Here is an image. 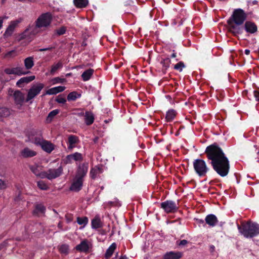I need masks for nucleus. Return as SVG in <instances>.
<instances>
[{"label": "nucleus", "instance_id": "f257e3e1", "mask_svg": "<svg viewBox=\"0 0 259 259\" xmlns=\"http://www.w3.org/2000/svg\"><path fill=\"white\" fill-rule=\"evenodd\" d=\"M205 153L213 169L222 177L226 176L229 170L230 165L228 158L222 149L215 145H210L206 148Z\"/></svg>", "mask_w": 259, "mask_h": 259}, {"label": "nucleus", "instance_id": "8fccbe9b", "mask_svg": "<svg viewBox=\"0 0 259 259\" xmlns=\"http://www.w3.org/2000/svg\"><path fill=\"white\" fill-rule=\"evenodd\" d=\"M66 79L65 78H61L60 77H55L52 79V81L53 84H55L57 83H63L65 81Z\"/></svg>", "mask_w": 259, "mask_h": 259}, {"label": "nucleus", "instance_id": "20e7f679", "mask_svg": "<svg viewBox=\"0 0 259 259\" xmlns=\"http://www.w3.org/2000/svg\"><path fill=\"white\" fill-rule=\"evenodd\" d=\"M195 170L199 176H204L207 173L208 168L205 162L201 159H196L193 162Z\"/></svg>", "mask_w": 259, "mask_h": 259}, {"label": "nucleus", "instance_id": "3c124183", "mask_svg": "<svg viewBox=\"0 0 259 259\" xmlns=\"http://www.w3.org/2000/svg\"><path fill=\"white\" fill-rule=\"evenodd\" d=\"M56 101L59 103H62V104H64L65 103L66 100V99L63 97L62 95H59L58 96L56 99Z\"/></svg>", "mask_w": 259, "mask_h": 259}, {"label": "nucleus", "instance_id": "09e8293b", "mask_svg": "<svg viewBox=\"0 0 259 259\" xmlns=\"http://www.w3.org/2000/svg\"><path fill=\"white\" fill-rule=\"evenodd\" d=\"M185 67V65L183 62H180L177 64H176L174 66V68L176 70H179L181 71L183 68Z\"/></svg>", "mask_w": 259, "mask_h": 259}, {"label": "nucleus", "instance_id": "72a5a7b5", "mask_svg": "<svg viewBox=\"0 0 259 259\" xmlns=\"http://www.w3.org/2000/svg\"><path fill=\"white\" fill-rule=\"evenodd\" d=\"M248 15H252L251 13H246L241 9H235L231 16H247Z\"/></svg>", "mask_w": 259, "mask_h": 259}, {"label": "nucleus", "instance_id": "864d4df0", "mask_svg": "<svg viewBox=\"0 0 259 259\" xmlns=\"http://www.w3.org/2000/svg\"><path fill=\"white\" fill-rule=\"evenodd\" d=\"M15 54V52L14 51H10L5 54V58H10L13 57L14 56V55Z\"/></svg>", "mask_w": 259, "mask_h": 259}, {"label": "nucleus", "instance_id": "6ab92c4d", "mask_svg": "<svg viewBox=\"0 0 259 259\" xmlns=\"http://www.w3.org/2000/svg\"><path fill=\"white\" fill-rule=\"evenodd\" d=\"M90 245L91 244L87 240H84L75 247V249L80 252H87L90 248Z\"/></svg>", "mask_w": 259, "mask_h": 259}, {"label": "nucleus", "instance_id": "c756f323", "mask_svg": "<svg viewBox=\"0 0 259 259\" xmlns=\"http://www.w3.org/2000/svg\"><path fill=\"white\" fill-rule=\"evenodd\" d=\"M102 223L98 216L95 218L92 221V227L94 229H98L102 227Z\"/></svg>", "mask_w": 259, "mask_h": 259}, {"label": "nucleus", "instance_id": "423d86ee", "mask_svg": "<svg viewBox=\"0 0 259 259\" xmlns=\"http://www.w3.org/2000/svg\"><path fill=\"white\" fill-rule=\"evenodd\" d=\"M27 140L26 141L33 143L37 146H39L43 140L41 136L34 130L29 131L27 134Z\"/></svg>", "mask_w": 259, "mask_h": 259}, {"label": "nucleus", "instance_id": "5701e85b", "mask_svg": "<svg viewBox=\"0 0 259 259\" xmlns=\"http://www.w3.org/2000/svg\"><path fill=\"white\" fill-rule=\"evenodd\" d=\"M79 140L77 137L73 135H70L68 138V143L69 144L68 149H72L75 146V144L78 143Z\"/></svg>", "mask_w": 259, "mask_h": 259}, {"label": "nucleus", "instance_id": "473e14b6", "mask_svg": "<svg viewBox=\"0 0 259 259\" xmlns=\"http://www.w3.org/2000/svg\"><path fill=\"white\" fill-rule=\"evenodd\" d=\"M24 65L27 69H31L34 66L33 58L29 57L24 60Z\"/></svg>", "mask_w": 259, "mask_h": 259}, {"label": "nucleus", "instance_id": "393cba45", "mask_svg": "<svg viewBox=\"0 0 259 259\" xmlns=\"http://www.w3.org/2000/svg\"><path fill=\"white\" fill-rule=\"evenodd\" d=\"M35 79V76H26L23 77L21 78H20L16 83V84L19 86L21 87L22 84H25V83H28L33 80Z\"/></svg>", "mask_w": 259, "mask_h": 259}, {"label": "nucleus", "instance_id": "bf43d9fd", "mask_svg": "<svg viewBox=\"0 0 259 259\" xmlns=\"http://www.w3.org/2000/svg\"><path fill=\"white\" fill-rule=\"evenodd\" d=\"M254 95L256 100L259 101V92L255 91Z\"/></svg>", "mask_w": 259, "mask_h": 259}, {"label": "nucleus", "instance_id": "a18cd8bd", "mask_svg": "<svg viewBox=\"0 0 259 259\" xmlns=\"http://www.w3.org/2000/svg\"><path fill=\"white\" fill-rule=\"evenodd\" d=\"M100 171L99 167H95L93 168L90 171V175L93 179H95L96 177L97 174Z\"/></svg>", "mask_w": 259, "mask_h": 259}, {"label": "nucleus", "instance_id": "4be33fe9", "mask_svg": "<svg viewBox=\"0 0 259 259\" xmlns=\"http://www.w3.org/2000/svg\"><path fill=\"white\" fill-rule=\"evenodd\" d=\"M182 253L181 252L170 251L165 254L164 259H180L182 256Z\"/></svg>", "mask_w": 259, "mask_h": 259}, {"label": "nucleus", "instance_id": "39448f33", "mask_svg": "<svg viewBox=\"0 0 259 259\" xmlns=\"http://www.w3.org/2000/svg\"><path fill=\"white\" fill-rule=\"evenodd\" d=\"M44 88V84L41 83H38L35 85H33L31 88L28 91L27 95L25 99L26 102H29L31 100L34 98L37 95H38L42 89Z\"/></svg>", "mask_w": 259, "mask_h": 259}, {"label": "nucleus", "instance_id": "603ef678", "mask_svg": "<svg viewBox=\"0 0 259 259\" xmlns=\"http://www.w3.org/2000/svg\"><path fill=\"white\" fill-rule=\"evenodd\" d=\"M7 187V184L2 179H0V190L5 189Z\"/></svg>", "mask_w": 259, "mask_h": 259}, {"label": "nucleus", "instance_id": "13d9d810", "mask_svg": "<svg viewBox=\"0 0 259 259\" xmlns=\"http://www.w3.org/2000/svg\"><path fill=\"white\" fill-rule=\"evenodd\" d=\"M52 49H53V48H52V47H51V48H44V49H40L38 50V51H39V52L46 51L51 50Z\"/></svg>", "mask_w": 259, "mask_h": 259}, {"label": "nucleus", "instance_id": "f3484780", "mask_svg": "<svg viewBox=\"0 0 259 259\" xmlns=\"http://www.w3.org/2000/svg\"><path fill=\"white\" fill-rule=\"evenodd\" d=\"M51 22L50 17H38L36 21V27L37 28L46 27Z\"/></svg>", "mask_w": 259, "mask_h": 259}, {"label": "nucleus", "instance_id": "6e6552de", "mask_svg": "<svg viewBox=\"0 0 259 259\" xmlns=\"http://www.w3.org/2000/svg\"><path fill=\"white\" fill-rule=\"evenodd\" d=\"M13 98L17 108L20 109L25 101V95L20 91H15L13 93Z\"/></svg>", "mask_w": 259, "mask_h": 259}, {"label": "nucleus", "instance_id": "79ce46f5", "mask_svg": "<svg viewBox=\"0 0 259 259\" xmlns=\"http://www.w3.org/2000/svg\"><path fill=\"white\" fill-rule=\"evenodd\" d=\"M66 31V27L65 26H61L60 28L56 29L55 31L56 35H61L65 33Z\"/></svg>", "mask_w": 259, "mask_h": 259}, {"label": "nucleus", "instance_id": "9b49d317", "mask_svg": "<svg viewBox=\"0 0 259 259\" xmlns=\"http://www.w3.org/2000/svg\"><path fill=\"white\" fill-rule=\"evenodd\" d=\"M21 21V19L11 21L10 25L7 28L5 33L4 34V36L5 37L10 36L14 32L15 29L17 27L18 24L20 23Z\"/></svg>", "mask_w": 259, "mask_h": 259}, {"label": "nucleus", "instance_id": "2f4dec72", "mask_svg": "<svg viewBox=\"0 0 259 259\" xmlns=\"http://www.w3.org/2000/svg\"><path fill=\"white\" fill-rule=\"evenodd\" d=\"M67 159L69 161H71L72 159H73L75 161H80L82 159V155L79 153L76 152L74 154H70L67 156Z\"/></svg>", "mask_w": 259, "mask_h": 259}, {"label": "nucleus", "instance_id": "aec40b11", "mask_svg": "<svg viewBox=\"0 0 259 259\" xmlns=\"http://www.w3.org/2000/svg\"><path fill=\"white\" fill-rule=\"evenodd\" d=\"M32 27L29 26L27 28L22 34L20 35V40L23 39L31 38V35H35L37 32L34 31L32 30Z\"/></svg>", "mask_w": 259, "mask_h": 259}, {"label": "nucleus", "instance_id": "412c9836", "mask_svg": "<svg viewBox=\"0 0 259 259\" xmlns=\"http://www.w3.org/2000/svg\"><path fill=\"white\" fill-rule=\"evenodd\" d=\"M32 27L29 26L27 28L22 34L20 35V40L23 39L31 38V35H35L37 32L34 31L32 30Z\"/></svg>", "mask_w": 259, "mask_h": 259}, {"label": "nucleus", "instance_id": "0e129e2a", "mask_svg": "<svg viewBox=\"0 0 259 259\" xmlns=\"http://www.w3.org/2000/svg\"><path fill=\"white\" fill-rule=\"evenodd\" d=\"M171 57L172 58H175V57H176V54H175V53H173V54L171 55Z\"/></svg>", "mask_w": 259, "mask_h": 259}, {"label": "nucleus", "instance_id": "c03bdc74", "mask_svg": "<svg viewBox=\"0 0 259 259\" xmlns=\"http://www.w3.org/2000/svg\"><path fill=\"white\" fill-rule=\"evenodd\" d=\"M79 96L80 95L77 94L76 92H72L68 94L67 99L68 101H74L77 99V96Z\"/></svg>", "mask_w": 259, "mask_h": 259}, {"label": "nucleus", "instance_id": "b1692460", "mask_svg": "<svg viewBox=\"0 0 259 259\" xmlns=\"http://www.w3.org/2000/svg\"><path fill=\"white\" fill-rule=\"evenodd\" d=\"M245 28L247 32L253 33L257 31V27L254 23L251 22H246L245 24Z\"/></svg>", "mask_w": 259, "mask_h": 259}, {"label": "nucleus", "instance_id": "1a4fd4ad", "mask_svg": "<svg viewBox=\"0 0 259 259\" xmlns=\"http://www.w3.org/2000/svg\"><path fill=\"white\" fill-rule=\"evenodd\" d=\"M62 172V168L61 166L57 169H49L47 171H45V178L52 180L60 176Z\"/></svg>", "mask_w": 259, "mask_h": 259}, {"label": "nucleus", "instance_id": "774afa93", "mask_svg": "<svg viewBox=\"0 0 259 259\" xmlns=\"http://www.w3.org/2000/svg\"><path fill=\"white\" fill-rule=\"evenodd\" d=\"M211 248L212 251H213L214 249V247H211Z\"/></svg>", "mask_w": 259, "mask_h": 259}, {"label": "nucleus", "instance_id": "a19ab883", "mask_svg": "<svg viewBox=\"0 0 259 259\" xmlns=\"http://www.w3.org/2000/svg\"><path fill=\"white\" fill-rule=\"evenodd\" d=\"M59 110L58 109H55L50 112L49 114L47 120L49 122H51L52 120V119L59 113Z\"/></svg>", "mask_w": 259, "mask_h": 259}, {"label": "nucleus", "instance_id": "e2e57ef3", "mask_svg": "<svg viewBox=\"0 0 259 259\" xmlns=\"http://www.w3.org/2000/svg\"><path fill=\"white\" fill-rule=\"evenodd\" d=\"M119 259H127V257L126 256H122Z\"/></svg>", "mask_w": 259, "mask_h": 259}, {"label": "nucleus", "instance_id": "bb28decb", "mask_svg": "<svg viewBox=\"0 0 259 259\" xmlns=\"http://www.w3.org/2000/svg\"><path fill=\"white\" fill-rule=\"evenodd\" d=\"M65 89V87L59 86L57 87L52 88L50 89L46 92V94L54 95L58 93L64 91Z\"/></svg>", "mask_w": 259, "mask_h": 259}, {"label": "nucleus", "instance_id": "ddd939ff", "mask_svg": "<svg viewBox=\"0 0 259 259\" xmlns=\"http://www.w3.org/2000/svg\"><path fill=\"white\" fill-rule=\"evenodd\" d=\"M31 171L37 177L44 179L45 171H42L43 166L39 165H34L29 166Z\"/></svg>", "mask_w": 259, "mask_h": 259}, {"label": "nucleus", "instance_id": "69168bd1", "mask_svg": "<svg viewBox=\"0 0 259 259\" xmlns=\"http://www.w3.org/2000/svg\"><path fill=\"white\" fill-rule=\"evenodd\" d=\"M58 227H60V228H61L62 226H61V223H59L58 224Z\"/></svg>", "mask_w": 259, "mask_h": 259}, {"label": "nucleus", "instance_id": "a211bd4d", "mask_svg": "<svg viewBox=\"0 0 259 259\" xmlns=\"http://www.w3.org/2000/svg\"><path fill=\"white\" fill-rule=\"evenodd\" d=\"M47 153H51L54 149V145L51 142L43 139L39 145Z\"/></svg>", "mask_w": 259, "mask_h": 259}, {"label": "nucleus", "instance_id": "0eeeda50", "mask_svg": "<svg viewBox=\"0 0 259 259\" xmlns=\"http://www.w3.org/2000/svg\"><path fill=\"white\" fill-rule=\"evenodd\" d=\"M27 140L26 141L33 143L37 146H39L43 140L41 136L34 130L29 131L27 134Z\"/></svg>", "mask_w": 259, "mask_h": 259}, {"label": "nucleus", "instance_id": "4468645a", "mask_svg": "<svg viewBox=\"0 0 259 259\" xmlns=\"http://www.w3.org/2000/svg\"><path fill=\"white\" fill-rule=\"evenodd\" d=\"M36 151L28 147L24 148L20 151L21 156L24 158H31L36 156Z\"/></svg>", "mask_w": 259, "mask_h": 259}, {"label": "nucleus", "instance_id": "f03ea898", "mask_svg": "<svg viewBox=\"0 0 259 259\" xmlns=\"http://www.w3.org/2000/svg\"><path fill=\"white\" fill-rule=\"evenodd\" d=\"M240 232L245 237L252 238L259 234V225L248 222L246 224L238 226Z\"/></svg>", "mask_w": 259, "mask_h": 259}, {"label": "nucleus", "instance_id": "de8ad7c7", "mask_svg": "<svg viewBox=\"0 0 259 259\" xmlns=\"http://www.w3.org/2000/svg\"><path fill=\"white\" fill-rule=\"evenodd\" d=\"M88 222V219L87 217L77 218V222L79 225H86Z\"/></svg>", "mask_w": 259, "mask_h": 259}, {"label": "nucleus", "instance_id": "6e6d98bb", "mask_svg": "<svg viewBox=\"0 0 259 259\" xmlns=\"http://www.w3.org/2000/svg\"><path fill=\"white\" fill-rule=\"evenodd\" d=\"M188 243V241L186 240H183L180 241L179 243V245L184 246L186 245Z\"/></svg>", "mask_w": 259, "mask_h": 259}, {"label": "nucleus", "instance_id": "f8f14e48", "mask_svg": "<svg viewBox=\"0 0 259 259\" xmlns=\"http://www.w3.org/2000/svg\"><path fill=\"white\" fill-rule=\"evenodd\" d=\"M88 170V163H84L80 164L78 167L75 177L83 180Z\"/></svg>", "mask_w": 259, "mask_h": 259}, {"label": "nucleus", "instance_id": "052dcab7", "mask_svg": "<svg viewBox=\"0 0 259 259\" xmlns=\"http://www.w3.org/2000/svg\"><path fill=\"white\" fill-rule=\"evenodd\" d=\"M6 242H3L0 244V250H2L6 246Z\"/></svg>", "mask_w": 259, "mask_h": 259}, {"label": "nucleus", "instance_id": "a878e982", "mask_svg": "<svg viewBox=\"0 0 259 259\" xmlns=\"http://www.w3.org/2000/svg\"><path fill=\"white\" fill-rule=\"evenodd\" d=\"M205 222L208 225L214 226L217 223L218 219L214 215L209 214L206 217Z\"/></svg>", "mask_w": 259, "mask_h": 259}, {"label": "nucleus", "instance_id": "49530a36", "mask_svg": "<svg viewBox=\"0 0 259 259\" xmlns=\"http://www.w3.org/2000/svg\"><path fill=\"white\" fill-rule=\"evenodd\" d=\"M60 251L62 253L67 254L69 250V246L67 244H62L59 247Z\"/></svg>", "mask_w": 259, "mask_h": 259}, {"label": "nucleus", "instance_id": "4c0bfd02", "mask_svg": "<svg viewBox=\"0 0 259 259\" xmlns=\"http://www.w3.org/2000/svg\"><path fill=\"white\" fill-rule=\"evenodd\" d=\"M45 211V207L41 204H37L35 206V209L33 210V214L38 215L39 213H44Z\"/></svg>", "mask_w": 259, "mask_h": 259}, {"label": "nucleus", "instance_id": "cd10ccee", "mask_svg": "<svg viewBox=\"0 0 259 259\" xmlns=\"http://www.w3.org/2000/svg\"><path fill=\"white\" fill-rule=\"evenodd\" d=\"M85 122L87 125H91L94 120L93 114L90 111H86L84 115Z\"/></svg>", "mask_w": 259, "mask_h": 259}, {"label": "nucleus", "instance_id": "58836bf2", "mask_svg": "<svg viewBox=\"0 0 259 259\" xmlns=\"http://www.w3.org/2000/svg\"><path fill=\"white\" fill-rule=\"evenodd\" d=\"M170 63V60L168 58H167L161 61V64L162 65V69L163 72H164L167 69V68L169 67Z\"/></svg>", "mask_w": 259, "mask_h": 259}, {"label": "nucleus", "instance_id": "37998d69", "mask_svg": "<svg viewBox=\"0 0 259 259\" xmlns=\"http://www.w3.org/2000/svg\"><path fill=\"white\" fill-rule=\"evenodd\" d=\"M37 186L40 189L42 190H47L49 188L47 184L42 181L37 182Z\"/></svg>", "mask_w": 259, "mask_h": 259}, {"label": "nucleus", "instance_id": "ea45409f", "mask_svg": "<svg viewBox=\"0 0 259 259\" xmlns=\"http://www.w3.org/2000/svg\"><path fill=\"white\" fill-rule=\"evenodd\" d=\"M176 112L175 110H169L167 112L166 117H165L167 121H170V120L173 119L174 118V117L176 116Z\"/></svg>", "mask_w": 259, "mask_h": 259}, {"label": "nucleus", "instance_id": "7ed1b4c3", "mask_svg": "<svg viewBox=\"0 0 259 259\" xmlns=\"http://www.w3.org/2000/svg\"><path fill=\"white\" fill-rule=\"evenodd\" d=\"M245 20V17H230L227 21L229 31L235 35L240 33Z\"/></svg>", "mask_w": 259, "mask_h": 259}, {"label": "nucleus", "instance_id": "680f3d73", "mask_svg": "<svg viewBox=\"0 0 259 259\" xmlns=\"http://www.w3.org/2000/svg\"><path fill=\"white\" fill-rule=\"evenodd\" d=\"M250 53V51L249 50H245V53L246 55H249Z\"/></svg>", "mask_w": 259, "mask_h": 259}, {"label": "nucleus", "instance_id": "f704fd0d", "mask_svg": "<svg viewBox=\"0 0 259 259\" xmlns=\"http://www.w3.org/2000/svg\"><path fill=\"white\" fill-rule=\"evenodd\" d=\"M93 72L94 70L93 69H89L83 72L81 75L83 80L84 81L88 80L93 75Z\"/></svg>", "mask_w": 259, "mask_h": 259}, {"label": "nucleus", "instance_id": "9d476101", "mask_svg": "<svg viewBox=\"0 0 259 259\" xmlns=\"http://www.w3.org/2000/svg\"><path fill=\"white\" fill-rule=\"evenodd\" d=\"M161 207L167 213L173 212L177 210L176 203L171 201H166L161 203Z\"/></svg>", "mask_w": 259, "mask_h": 259}, {"label": "nucleus", "instance_id": "338daca9", "mask_svg": "<svg viewBox=\"0 0 259 259\" xmlns=\"http://www.w3.org/2000/svg\"><path fill=\"white\" fill-rule=\"evenodd\" d=\"M6 1V0H2V4H4V3H5V1Z\"/></svg>", "mask_w": 259, "mask_h": 259}, {"label": "nucleus", "instance_id": "4d7b16f0", "mask_svg": "<svg viewBox=\"0 0 259 259\" xmlns=\"http://www.w3.org/2000/svg\"><path fill=\"white\" fill-rule=\"evenodd\" d=\"M39 16H52V14L50 12H47L45 13H42Z\"/></svg>", "mask_w": 259, "mask_h": 259}, {"label": "nucleus", "instance_id": "5fc2aeb1", "mask_svg": "<svg viewBox=\"0 0 259 259\" xmlns=\"http://www.w3.org/2000/svg\"><path fill=\"white\" fill-rule=\"evenodd\" d=\"M74 114L78 116H82L85 115L83 110H77V111L74 113Z\"/></svg>", "mask_w": 259, "mask_h": 259}, {"label": "nucleus", "instance_id": "e433bc0d", "mask_svg": "<svg viewBox=\"0 0 259 259\" xmlns=\"http://www.w3.org/2000/svg\"><path fill=\"white\" fill-rule=\"evenodd\" d=\"M63 66L62 62L61 61L57 63H54L52 66L50 70V73L54 74L58 69L61 68Z\"/></svg>", "mask_w": 259, "mask_h": 259}, {"label": "nucleus", "instance_id": "c9c22d12", "mask_svg": "<svg viewBox=\"0 0 259 259\" xmlns=\"http://www.w3.org/2000/svg\"><path fill=\"white\" fill-rule=\"evenodd\" d=\"M11 114L9 109L6 107L0 108V119L8 117Z\"/></svg>", "mask_w": 259, "mask_h": 259}, {"label": "nucleus", "instance_id": "dca6fc26", "mask_svg": "<svg viewBox=\"0 0 259 259\" xmlns=\"http://www.w3.org/2000/svg\"><path fill=\"white\" fill-rule=\"evenodd\" d=\"M4 71L7 74H15L19 76L26 74L27 73V72H25L21 67L6 68L5 69Z\"/></svg>", "mask_w": 259, "mask_h": 259}, {"label": "nucleus", "instance_id": "c85d7f7f", "mask_svg": "<svg viewBox=\"0 0 259 259\" xmlns=\"http://www.w3.org/2000/svg\"><path fill=\"white\" fill-rule=\"evenodd\" d=\"M74 6L78 8H85L89 4L88 0H73Z\"/></svg>", "mask_w": 259, "mask_h": 259}, {"label": "nucleus", "instance_id": "7c9ffc66", "mask_svg": "<svg viewBox=\"0 0 259 259\" xmlns=\"http://www.w3.org/2000/svg\"><path fill=\"white\" fill-rule=\"evenodd\" d=\"M116 248V244L115 243H112L111 245L108 248L105 253V257L106 259H109L111 256Z\"/></svg>", "mask_w": 259, "mask_h": 259}, {"label": "nucleus", "instance_id": "2eb2a0df", "mask_svg": "<svg viewBox=\"0 0 259 259\" xmlns=\"http://www.w3.org/2000/svg\"><path fill=\"white\" fill-rule=\"evenodd\" d=\"M82 185L83 180L75 177L73 179L70 189L73 191L78 192L81 189Z\"/></svg>", "mask_w": 259, "mask_h": 259}]
</instances>
